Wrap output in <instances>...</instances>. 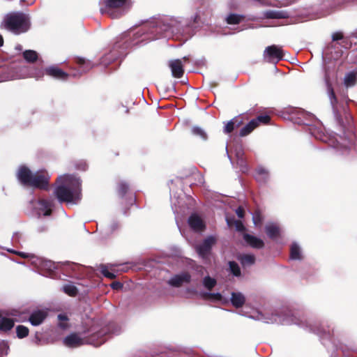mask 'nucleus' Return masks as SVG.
I'll return each instance as SVG.
<instances>
[{"label": "nucleus", "instance_id": "obj_1", "mask_svg": "<svg viewBox=\"0 0 357 357\" xmlns=\"http://www.w3.org/2000/svg\"><path fill=\"white\" fill-rule=\"evenodd\" d=\"M59 185L54 193L61 202L77 204L82 197L81 181L72 175H63L59 177Z\"/></svg>", "mask_w": 357, "mask_h": 357}, {"label": "nucleus", "instance_id": "obj_2", "mask_svg": "<svg viewBox=\"0 0 357 357\" xmlns=\"http://www.w3.org/2000/svg\"><path fill=\"white\" fill-rule=\"evenodd\" d=\"M17 178L19 181L27 185H30L33 188H38L43 189L48 183L49 176L44 172H38L33 174L26 167H20L17 172Z\"/></svg>", "mask_w": 357, "mask_h": 357}, {"label": "nucleus", "instance_id": "obj_3", "mask_svg": "<svg viewBox=\"0 0 357 357\" xmlns=\"http://www.w3.org/2000/svg\"><path fill=\"white\" fill-rule=\"evenodd\" d=\"M3 23L6 29L16 34L25 32L29 28V18L28 15L22 13L8 15Z\"/></svg>", "mask_w": 357, "mask_h": 357}, {"label": "nucleus", "instance_id": "obj_4", "mask_svg": "<svg viewBox=\"0 0 357 357\" xmlns=\"http://www.w3.org/2000/svg\"><path fill=\"white\" fill-rule=\"evenodd\" d=\"M102 3L104 7L100 8L102 13H107L112 17H118L120 13L114 12V10L121 8L126 3V0H102Z\"/></svg>", "mask_w": 357, "mask_h": 357}, {"label": "nucleus", "instance_id": "obj_5", "mask_svg": "<svg viewBox=\"0 0 357 357\" xmlns=\"http://www.w3.org/2000/svg\"><path fill=\"white\" fill-rule=\"evenodd\" d=\"M264 59L268 62H278L283 57L282 49L276 45L268 46L264 52Z\"/></svg>", "mask_w": 357, "mask_h": 357}, {"label": "nucleus", "instance_id": "obj_6", "mask_svg": "<svg viewBox=\"0 0 357 357\" xmlns=\"http://www.w3.org/2000/svg\"><path fill=\"white\" fill-rule=\"evenodd\" d=\"M216 239L213 236L206 238L202 244L197 246V252L199 255L203 258L206 259L211 253V249L215 245Z\"/></svg>", "mask_w": 357, "mask_h": 357}, {"label": "nucleus", "instance_id": "obj_7", "mask_svg": "<svg viewBox=\"0 0 357 357\" xmlns=\"http://www.w3.org/2000/svg\"><path fill=\"white\" fill-rule=\"evenodd\" d=\"M191 276L188 273H183L173 276L168 283L174 287H178L183 284L188 283L190 281Z\"/></svg>", "mask_w": 357, "mask_h": 357}, {"label": "nucleus", "instance_id": "obj_8", "mask_svg": "<svg viewBox=\"0 0 357 357\" xmlns=\"http://www.w3.org/2000/svg\"><path fill=\"white\" fill-rule=\"evenodd\" d=\"M85 340L77 334L73 333L63 340V344L68 347H77L85 344Z\"/></svg>", "mask_w": 357, "mask_h": 357}, {"label": "nucleus", "instance_id": "obj_9", "mask_svg": "<svg viewBox=\"0 0 357 357\" xmlns=\"http://www.w3.org/2000/svg\"><path fill=\"white\" fill-rule=\"evenodd\" d=\"M172 75L174 77L180 78L183 75V66L180 59L172 60L169 63Z\"/></svg>", "mask_w": 357, "mask_h": 357}, {"label": "nucleus", "instance_id": "obj_10", "mask_svg": "<svg viewBox=\"0 0 357 357\" xmlns=\"http://www.w3.org/2000/svg\"><path fill=\"white\" fill-rule=\"evenodd\" d=\"M52 202L47 200H40L36 206L38 215H43L45 216L49 215L51 213Z\"/></svg>", "mask_w": 357, "mask_h": 357}, {"label": "nucleus", "instance_id": "obj_11", "mask_svg": "<svg viewBox=\"0 0 357 357\" xmlns=\"http://www.w3.org/2000/svg\"><path fill=\"white\" fill-rule=\"evenodd\" d=\"M188 223L192 229L195 231H202L204 228V224L199 216L192 214L188 219Z\"/></svg>", "mask_w": 357, "mask_h": 357}, {"label": "nucleus", "instance_id": "obj_12", "mask_svg": "<svg viewBox=\"0 0 357 357\" xmlns=\"http://www.w3.org/2000/svg\"><path fill=\"white\" fill-rule=\"evenodd\" d=\"M47 317V312L45 310L34 311L30 316L29 321L33 326L40 324Z\"/></svg>", "mask_w": 357, "mask_h": 357}, {"label": "nucleus", "instance_id": "obj_13", "mask_svg": "<svg viewBox=\"0 0 357 357\" xmlns=\"http://www.w3.org/2000/svg\"><path fill=\"white\" fill-rule=\"evenodd\" d=\"M46 73L57 79H66L68 77V74L56 66H51L45 70Z\"/></svg>", "mask_w": 357, "mask_h": 357}, {"label": "nucleus", "instance_id": "obj_14", "mask_svg": "<svg viewBox=\"0 0 357 357\" xmlns=\"http://www.w3.org/2000/svg\"><path fill=\"white\" fill-rule=\"evenodd\" d=\"M230 300L233 306L236 308L242 307L245 303V297L241 292H232Z\"/></svg>", "mask_w": 357, "mask_h": 357}, {"label": "nucleus", "instance_id": "obj_15", "mask_svg": "<svg viewBox=\"0 0 357 357\" xmlns=\"http://www.w3.org/2000/svg\"><path fill=\"white\" fill-rule=\"evenodd\" d=\"M245 241L252 248H261L264 247V242L261 239L249 234L244 235Z\"/></svg>", "mask_w": 357, "mask_h": 357}, {"label": "nucleus", "instance_id": "obj_16", "mask_svg": "<svg viewBox=\"0 0 357 357\" xmlns=\"http://www.w3.org/2000/svg\"><path fill=\"white\" fill-rule=\"evenodd\" d=\"M266 232L270 238H274L279 235L280 229L276 225L271 223L266 226Z\"/></svg>", "mask_w": 357, "mask_h": 357}, {"label": "nucleus", "instance_id": "obj_17", "mask_svg": "<svg viewBox=\"0 0 357 357\" xmlns=\"http://www.w3.org/2000/svg\"><path fill=\"white\" fill-rule=\"evenodd\" d=\"M257 127V121H250L240 131V135L243 137L250 134L255 128Z\"/></svg>", "mask_w": 357, "mask_h": 357}, {"label": "nucleus", "instance_id": "obj_18", "mask_svg": "<svg viewBox=\"0 0 357 357\" xmlns=\"http://www.w3.org/2000/svg\"><path fill=\"white\" fill-rule=\"evenodd\" d=\"M238 259L243 266L252 265L255 261V257L252 255H243L239 256Z\"/></svg>", "mask_w": 357, "mask_h": 357}, {"label": "nucleus", "instance_id": "obj_19", "mask_svg": "<svg viewBox=\"0 0 357 357\" xmlns=\"http://www.w3.org/2000/svg\"><path fill=\"white\" fill-rule=\"evenodd\" d=\"M14 326V321L12 319L2 317L0 319V329L2 331H8Z\"/></svg>", "mask_w": 357, "mask_h": 357}, {"label": "nucleus", "instance_id": "obj_20", "mask_svg": "<svg viewBox=\"0 0 357 357\" xmlns=\"http://www.w3.org/2000/svg\"><path fill=\"white\" fill-rule=\"evenodd\" d=\"M229 227H235L236 229L239 231L245 230V227L241 220H236L234 218H227L226 219Z\"/></svg>", "mask_w": 357, "mask_h": 357}, {"label": "nucleus", "instance_id": "obj_21", "mask_svg": "<svg viewBox=\"0 0 357 357\" xmlns=\"http://www.w3.org/2000/svg\"><path fill=\"white\" fill-rule=\"evenodd\" d=\"M356 80V73L354 72L347 74L344 77V84L349 87L354 86Z\"/></svg>", "mask_w": 357, "mask_h": 357}, {"label": "nucleus", "instance_id": "obj_22", "mask_svg": "<svg viewBox=\"0 0 357 357\" xmlns=\"http://www.w3.org/2000/svg\"><path fill=\"white\" fill-rule=\"evenodd\" d=\"M290 256L292 259H301V252L299 246L294 243L291 246L290 249Z\"/></svg>", "mask_w": 357, "mask_h": 357}, {"label": "nucleus", "instance_id": "obj_23", "mask_svg": "<svg viewBox=\"0 0 357 357\" xmlns=\"http://www.w3.org/2000/svg\"><path fill=\"white\" fill-rule=\"evenodd\" d=\"M23 56L27 62H34L38 59V54L33 50H26L24 52Z\"/></svg>", "mask_w": 357, "mask_h": 357}, {"label": "nucleus", "instance_id": "obj_24", "mask_svg": "<svg viewBox=\"0 0 357 357\" xmlns=\"http://www.w3.org/2000/svg\"><path fill=\"white\" fill-rule=\"evenodd\" d=\"M241 124V122H238L236 119H234L226 124L224 131L226 133L231 132L235 127H238Z\"/></svg>", "mask_w": 357, "mask_h": 357}, {"label": "nucleus", "instance_id": "obj_25", "mask_svg": "<svg viewBox=\"0 0 357 357\" xmlns=\"http://www.w3.org/2000/svg\"><path fill=\"white\" fill-rule=\"evenodd\" d=\"M268 177V173L264 168L260 167L257 169L256 178L259 182H264Z\"/></svg>", "mask_w": 357, "mask_h": 357}, {"label": "nucleus", "instance_id": "obj_26", "mask_svg": "<svg viewBox=\"0 0 357 357\" xmlns=\"http://www.w3.org/2000/svg\"><path fill=\"white\" fill-rule=\"evenodd\" d=\"M112 266H113V265H110L109 266H106V265H101L100 266V271H101L102 274L104 276H105L108 278H110V279L115 278L116 275L114 273H112L109 271V268L112 269Z\"/></svg>", "mask_w": 357, "mask_h": 357}, {"label": "nucleus", "instance_id": "obj_27", "mask_svg": "<svg viewBox=\"0 0 357 357\" xmlns=\"http://www.w3.org/2000/svg\"><path fill=\"white\" fill-rule=\"evenodd\" d=\"M203 284L205 288L211 290L216 284V280L214 278L206 276L203 280Z\"/></svg>", "mask_w": 357, "mask_h": 357}, {"label": "nucleus", "instance_id": "obj_28", "mask_svg": "<svg viewBox=\"0 0 357 357\" xmlns=\"http://www.w3.org/2000/svg\"><path fill=\"white\" fill-rule=\"evenodd\" d=\"M226 20L229 24H236L242 20V16L236 14H230L227 16Z\"/></svg>", "mask_w": 357, "mask_h": 357}, {"label": "nucleus", "instance_id": "obj_29", "mask_svg": "<svg viewBox=\"0 0 357 357\" xmlns=\"http://www.w3.org/2000/svg\"><path fill=\"white\" fill-rule=\"evenodd\" d=\"M41 266L43 268L46 269L50 272L53 271L57 267L56 264L54 262L47 260L43 261L42 262Z\"/></svg>", "mask_w": 357, "mask_h": 357}, {"label": "nucleus", "instance_id": "obj_30", "mask_svg": "<svg viewBox=\"0 0 357 357\" xmlns=\"http://www.w3.org/2000/svg\"><path fill=\"white\" fill-rule=\"evenodd\" d=\"M17 335L20 338L26 337L29 333V329L24 326H18L16 328Z\"/></svg>", "mask_w": 357, "mask_h": 357}, {"label": "nucleus", "instance_id": "obj_31", "mask_svg": "<svg viewBox=\"0 0 357 357\" xmlns=\"http://www.w3.org/2000/svg\"><path fill=\"white\" fill-rule=\"evenodd\" d=\"M229 264V268H230L231 272L235 276L240 275L241 270H240V268H239L238 265L236 263L234 262V261H230Z\"/></svg>", "mask_w": 357, "mask_h": 357}, {"label": "nucleus", "instance_id": "obj_32", "mask_svg": "<svg viewBox=\"0 0 357 357\" xmlns=\"http://www.w3.org/2000/svg\"><path fill=\"white\" fill-rule=\"evenodd\" d=\"M192 132L195 135L199 136L200 137H202L204 139H206V132H204V130H202L199 127H193L192 128Z\"/></svg>", "mask_w": 357, "mask_h": 357}, {"label": "nucleus", "instance_id": "obj_33", "mask_svg": "<svg viewBox=\"0 0 357 357\" xmlns=\"http://www.w3.org/2000/svg\"><path fill=\"white\" fill-rule=\"evenodd\" d=\"M63 291L70 296H75L77 294V289L73 284H66L63 287Z\"/></svg>", "mask_w": 357, "mask_h": 357}, {"label": "nucleus", "instance_id": "obj_34", "mask_svg": "<svg viewBox=\"0 0 357 357\" xmlns=\"http://www.w3.org/2000/svg\"><path fill=\"white\" fill-rule=\"evenodd\" d=\"M205 297L206 299L208 300H210V301H221L222 300V295L219 293H216V294H207L205 295Z\"/></svg>", "mask_w": 357, "mask_h": 357}, {"label": "nucleus", "instance_id": "obj_35", "mask_svg": "<svg viewBox=\"0 0 357 357\" xmlns=\"http://www.w3.org/2000/svg\"><path fill=\"white\" fill-rule=\"evenodd\" d=\"M270 120V117L267 115H261L259 116L257 119H253V121H257V126L259 123H267Z\"/></svg>", "mask_w": 357, "mask_h": 357}, {"label": "nucleus", "instance_id": "obj_36", "mask_svg": "<svg viewBox=\"0 0 357 357\" xmlns=\"http://www.w3.org/2000/svg\"><path fill=\"white\" fill-rule=\"evenodd\" d=\"M59 320V326L62 328H66L67 327V324H64L63 321H68L67 316L65 314H59L58 316Z\"/></svg>", "mask_w": 357, "mask_h": 357}, {"label": "nucleus", "instance_id": "obj_37", "mask_svg": "<svg viewBox=\"0 0 357 357\" xmlns=\"http://www.w3.org/2000/svg\"><path fill=\"white\" fill-rule=\"evenodd\" d=\"M328 96L331 100V102L333 105L336 102V98L333 90L331 88H328Z\"/></svg>", "mask_w": 357, "mask_h": 357}, {"label": "nucleus", "instance_id": "obj_38", "mask_svg": "<svg viewBox=\"0 0 357 357\" xmlns=\"http://www.w3.org/2000/svg\"><path fill=\"white\" fill-rule=\"evenodd\" d=\"M253 222L255 225H257L261 223V218L259 212H257L253 215Z\"/></svg>", "mask_w": 357, "mask_h": 357}, {"label": "nucleus", "instance_id": "obj_39", "mask_svg": "<svg viewBox=\"0 0 357 357\" xmlns=\"http://www.w3.org/2000/svg\"><path fill=\"white\" fill-rule=\"evenodd\" d=\"M342 37H343L342 33L340 32H336V33H333V35H332V39L334 41L339 40L342 39Z\"/></svg>", "mask_w": 357, "mask_h": 357}, {"label": "nucleus", "instance_id": "obj_40", "mask_svg": "<svg viewBox=\"0 0 357 357\" xmlns=\"http://www.w3.org/2000/svg\"><path fill=\"white\" fill-rule=\"evenodd\" d=\"M236 213L240 218H242L243 217L244 211L241 207L238 208L236 211Z\"/></svg>", "mask_w": 357, "mask_h": 357}, {"label": "nucleus", "instance_id": "obj_41", "mask_svg": "<svg viewBox=\"0 0 357 357\" xmlns=\"http://www.w3.org/2000/svg\"><path fill=\"white\" fill-rule=\"evenodd\" d=\"M112 287L114 289H120L121 288L122 285L120 282H113L112 284H111Z\"/></svg>", "mask_w": 357, "mask_h": 357}, {"label": "nucleus", "instance_id": "obj_42", "mask_svg": "<svg viewBox=\"0 0 357 357\" xmlns=\"http://www.w3.org/2000/svg\"><path fill=\"white\" fill-rule=\"evenodd\" d=\"M268 17H272V18H279V17H280V16H279V15L277 14V13H269L268 15Z\"/></svg>", "mask_w": 357, "mask_h": 357}, {"label": "nucleus", "instance_id": "obj_43", "mask_svg": "<svg viewBox=\"0 0 357 357\" xmlns=\"http://www.w3.org/2000/svg\"><path fill=\"white\" fill-rule=\"evenodd\" d=\"M103 342H104V340H102L100 342H98V343H93V342H91V343L93 344L94 346L98 347V346L102 344Z\"/></svg>", "mask_w": 357, "mask_h": 357}, {"label": "nucleus", "instance_id": "obj_44", "mask_svg": "<svg viewBox=\"0 0 357 357\" xmlns=\"http://www.w3.org/2000/svg\"><path fill=\"white\" fill-rule=\"evenodd\" d=\"M3 37L0 35V47L3 45Z\"/></svg>", "mask_w": 357, "mask_h": 357}, {"label": "nucleus", "instance_id": "obj_45", "mask_svg": "<svg viewBox=\"0 0 357 357\" xmlns=\"http://www.w3.org/2000/svg\"><path fill=\"white\" fill-rule=\"evenodd\" d=\"M16 49H17V50H20L22 49L21 45H17V46L16 47Z\"/></svg>", "mask_w": 357, "mask_h": 357}, {"label": "nucleus", "instance_id": "obj_46", "mask_svg": "<svg viewBox=\"0 0 357 357\" xmlns=\"http://www.w3.org/2000/svg\"><path fill=\"white\" fill-rule=\"evenodd\" d=\"M79 62H81L83 64L85 63L84 59H79Z\"/></svg>", "mask_w": 357, "mask_h": 357}]
</instances>
